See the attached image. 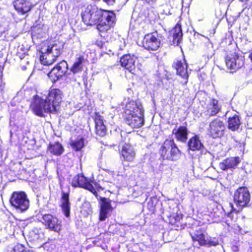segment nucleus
I'll return each instance as SVG.
<instances>
[{"label":"nucleus","instance_id":"nucleus-1","mask_svg":"<svg viewBox=\"0 0 252 252\" xmlns=\"http://www.w3.org/2000/svg\"><path fill=\"white\" fill-rule=\"evenodd\" d=\"M82 18L88 26L96 24L97 29L101 32H105L113 27L115 20V15L112 11H103L95 5H88L82 10Z\"/></svg>","mask_w":252,"mask_h":252},{"label":"nucleus","instance_id":"nucleus-2","mask_svg":"<svg viewBox=\"0 0 252 252\" xmlns=\"http://www.w3.org/2000/svg\"><path fill=\"white\" fill-rule=\"evenodd\" d=\"M63 93L58 89H51L41 97L34 96L31 107L37 116L42 117L44 113H55L62 101Z\"/></svg>","mask_w":252,"mask_h":252},{"label":"nucleus","instance_id":"nucleus-3","mask_svg":"<svg viewBox=\"0 0 252 252\" xmlns=\"http://www.w3.org/2000/svg\"><path fill=\"white\" fill-rule=\"evenodd\" d=\"M125 120L133 128H139L144 124V110L142 104L137 101L125 99Z\"/></svg>","mask_w":252,"mask_h":252},{"label":"nucleus","instance_id":"nucleus-4","mask_svg":"<svg viewBox=\"0 0 252 252\" xmlns=\"http://www.w3.org/2000/svg\"><path fill=\"white\" fill-rule=\"evenodd\" d=\"M163 159L177 160L180 155V151L172 139L166 140L159 151Z\"/></svg>","mask_w":252,"mask_h":252},{"label":"nucleus","instance_id":"nucleus-5","mask_svg":"<svg viewBox=\"0 0 252 252\" xmlns=\"http://www.w3.org/2000/svg\"><path fill=\"white\" fill-rule=\"evenodd\" d=\"M11 204L16 209L23 212L29 207V200L26 194L23 192H14L10 199Z\"/></svg>","mask_w":252,"mask_h":252},{"label":"nucleus","instance_id":"nucleus-6","mask_svg":"<svg viewBox=\"0 0 252 252\" xmlns=\"http://www.w3.org/2000/svg\"><path fill=\"white\" fill-rule=\"evenodd\" d=\"M71 185L74 187H81L87 189L92 192L95 196L97 195L96 190L100 187L96 183L93 185L83 175L75 176L71 181Z\"/></svg>","mask_w":252,"mask_h":252},{"label":"nucleus","instance_id":"nucleus-7","mask_svg":"<svg viewBox=\"0 0 252 252\" xmlns=\"http://www.w3.org/2000/svg\"><path fill=\"white\" fill-rule=\"evenodd\" d=\"M233 197L234 203L239 207V212L249 203L250 193L246 188L241 187L235 191Z\"/></svg>","mask_w":252,"mask_h":252},{"label":"nucleus","instance_id":"nucleus-8","mask_svg":"<svg viewBox=\"0 0 252 252\" xmlns=\"http://www.w3.org/2000/svg\"><path fill=\"white\" fill-rule=\"evenodd\" d=\"M120 63L122 67L132 73L140 69L141 65L137 58L133 55L128 54L124 55L120 59Z\"/></svg>","mask_w":252,"mask_h":252},{"label":"nucleus","instance_id":"nucleus-9","mask_svg":"<svg viewBox=\"0 0 252 252\" xmlns=\"http://www.w3.org/2000/svg\"><path fill=\"white\" fill-rule=\"evenodd\" d=\"M225 128L224 123L220 119L216 118L210 123L208 134L213 138L220 137L224 135Z\"/></svg>","mask_w":252,"mask_h":252},{"label":"nucleus","instance_id":"nucleus-10","mask_svg":"<svg viewBox=\"0 0 252 252\" xmlns=\"http://www.w3.org/2000/svg\"><path fill=\"white\" fill-rule=\"evenodd\" d=\"M68 64L65 61H62L53 67L48 74L50 80L55 83L63 77L67 71Z\"/></svg>","mask_w":252,"mask_h":252},{"label":"nucleus","instance_id":"nucleus-11","mask_svg":"<svg viewBox=\"0 0 252 252\" xmlns=\"http://www.w3.org/2000/svg\"><path fill=\"white\" fill-rule=\"evenodd\" d=\"M42 222L45 226L51 230L59 232L62 229L61 220L51 214L43 215Z\"/></svg>","mask_w":252,"mask_h":252},{"label":"nucleus","instance_id":"nucleus-12","mask_svg":"<svg viewBox=\"0 0 252 252\" xmlns=\"http://www.w3.org/2000/svg\"><path fill=\"white\" fill-rule=\"evenodd\" d=\"M225 64L228 68L235 70L243 65L244 60L242 57H239L236 53H233L227 55Z\"/></svg>","mask_w":252,"mask_h":252},{"label":"nucleus","instance_id":"nucleus-13","mask_svg":"<svg viewBox=\"0 0 252 252\" xmlns=\"http://www.w3.org/2000/svg\"><path fill=\"white\" fill-rule=\"evenodd\" d=\"M160 45V40L156 35L152 33L146 35L143 40V47L148 50L156 51Z\"/></svg>","mask_w":252,"mask_h":252},{"label":"nucleus","instance_id":"nucleus-14","mask_svg":"<svg viewBox=\"0 0 252 252\" xmlns=\"http://www.w3.org/2000/svg\"><path fill=\"white\" fill-rule=\"evenodd\" d=\"M121 159L122 161L132 162L135 157V152L130 145L125 143L120 150Z\"/></svg>","mask_w":252,"mask_h":252},{"label":"nucleus","instance_id":"nucleus-15","mask_svg":"<svg viewBox=\"0 0 252 252\" xmlns=\"http://www.w3.org/2000/svg\"><path fill=\"white\" fill-rule=\"evenodd\" d=\"M173 66L176 70L177 74L185 80V84H187L189 76V72L185 60L176 61L174 63Z\"/></svg>","mask_w":252,"mask_h":252},{"label":"nucleus","instance_id":"nucleus-16","mask_svg":"<svg viewBox=\"0 0 252 252\" xmlns=\"http://www.w3.org/2000/svg\"><path fill=\"white\" fill-rule=\"evenodd\" d=\"M240 161V158L238 157L228 158L219 163V167L223 171L234 169Z\"/></svg>","mask_w":252,"mask_h":252},{"label":"nucleus","instance_id":"nucleus-17","mask_svg":"<svg viewBox=\"0 0 252 252\" xmlns=\"http://www.w3.org/2000/svg\"><path fill=\"white\" fill-rule=\"evenodd\" d=\"M14 6L16 10L22 14L30 11L33 6L30 0H16L14 2Z\"/></svg>","mask_w":252,"mask_h":252},{"label":"nucleus","instance_id":"nucleus-18","mask_svg":"<svg viewBox=\"0 0 252 252\" xmlns=\"http://www.w3.org/2000/svg\"><path fill=\"white\" fill-rule=\"evenodd\" d=\"M191 236L194 245L199 246H206V238L205 237V231L202 229L197 230L194 233L191 234Z\"/></svg>","mask_w":252,"mask_h":252},{"label":"nucleus","instance_id":"nucleus-19","mask_svg":"<svg viewBox=\"0 0 252 252\" xmlns=\"http://www.w3.org/2000/svg\"><path fill=\"white\" fill-rule=\"evenodd\" d=\"M188 145L189 150L192 151H202L204 149V146L201 142L200 137L197 135H194L189 139Z\"/></svg>","mask_w":252,"mask_h":252},{"label":"nucleus","instance_id":"nucleus-20","mask_svg":"<svg viewBox=\"0 0 252 252\" xmlns=\"http://www.w3.org/2000/svg\"><path fill=\"white\" fill-rule=\"evenodd\" d=\"M44 48H42L40 51L41 55L40 56V61L42 64L44 65H49L53 64L56 59V56L51 54L49 52L45 51Z\"/></svg>","mask_w":252,"mask_h":252},{"label":"nucleus","instance_id":"nucleus-21","mask_svg":"<svg viewBox=\"0 0 252 252\" xmlns=\"http://www.w3.org/2000/svg\"><path fill=\"white\" fill-rule=\"evenodd\" d=\"M61 207L62 210L66 217L70 215V203L69 200V193L62 191L61 197Z\"/></svg>","mask_w":252,"mask_h":252},{"label":"nucleus","instance_id":"nucleus-22","mask_svg":"<svg viewBox=\"0 0 252 252\" xmlns=\"http://www.w3.org/2000/svg\"><path fill=\"white\" fill-rule=\"evenodd\" d=\"M172 132L180 141L185 142L188 139V130L186 126H181L177 129H174Z\"/></svg>","mask_w":252,"mask_h":252},{"label":"nucleus","instance_id":"nucleus-23","mask_svg":"<svg viewBox=\"0 0 252 252\" xmlns=\"http://www.w3.org/2000/svg\"><path fill=\"white\" fill-rule=\"evenodd\" d=\"M220 106L215 99L210 100L207 106V111L211 116L216 115L220 111Z\"/></svg>","mask_w":252,"mask_h":252},{"label":"nucleus","instance_id":"nucleus-24","mask_svg":"<svg viewBox=\"0 0 252 252\" xmlns=\"http://www.w3.org/2000/svg\"><path fill=\"white\" fill-rule=\"evenodd\" d=\"M95 133L100 136H104L106 134V128L102 119L98 116L95 119Z\"/></svg>","mask_w":252,"mask_h":252},{"label":"nucleus","instance_id":"nucleus-25","mask_svg":"<svg viewBox=\"0 0 252 252\" xmlns=\"http://www.w3.org/2000/svg\"><path fill=\"white\" fill-rule=\"evenodd\" d=\"M63 48V45L60 43H55L54 44L49 45L47 47H44V49L46 50L45 51L49 52L57 58L60 55Z\"/></svg>","mask_w":252,"mask_h":252},{"label":"nucleus","instance_id":"nucleus-26","mask_svg":"<svg viewBox=\"0 0 252 252\" xmlns=\"http://www.w3.org/2000/svg\"><path fill=\"white\" fill-rule=\"evenodd\" d=\"M241 125L240 117L237 115H234L232 117H229L228 120L229 129L235 131L239 128Z\"/></svg>","mask_w":252,"mask_h":252},{"label":"nucleus","instance_id":"nucleus-27","mask_svg":"<svg viewBox=\"0 0 252 252\" xmlns=\"http://www.w3.org/2000/svg\"><path fill=\"white\" fill-rule=\"evenodd\" d=\"M110 210V204L105 201H102L100 207L99 216V219L101 221L104 220L108 217L107 214Z\"/></svg>","mask_w":252,"mask_h":252},{"label":"nucleus","instance_id":"nucleus-28","mask_svg":"<svg viewBox=\"0 0 252 252\" xmlns=\"http://www.w3.org/2000/svg\"><path fill=\"white\" fill-rule=\"evenodd\" d=\"M85 59L83 56H80L77 58L70 69L71 72L74 74L81 72L83 69V65L85 62Z\"/></svg>","mask_w":252,"mask_h":252},{"label":"nucleus","instance_id":"nucleus-29","mask_svg":"<svg viewBox=\"0 0 252 252\" xmlns=\"http://www.w3.org/2000/svg\"><path fill=\"white\" fill-rule=\"evenodd\" d=\"M48 150L50 153L54 155L60 156L63 153V148L60 143L55 142L49 145Z\"/></svg>","mask_w":252,"mask_h":252},{"label":"nucleus","instance_id":"nucleus-30","mask_svg":"<svg viewBox=\"0 0 252 252\" xmlns=\"http://www.w3.org/2000/svg\"><path fill=\"white\" fill-rule=\"evenodd\" d=\"M174 44L178 45L182 39V32L180 25L177 24L172 31Z\"/></svg>","mask_w":252,"mask_h":252},{"label":"nucleus","instance_id":"nucleus-31","mask_svg":"<svg viewBox=\"0 0 252 252\" xmlns=\"http://www.w3.org/2000/svg\"><path fill=\"white\" fill-rule=\"evenodd\" d=\"M84 141L83 137L79 136L75 141L72 142L71 146L76 151H79L84 146Z\"/></svg>","mask_w":252,"mask_h":252},{"label":"nucleus","instance_id":"nucleus-32","mask_svg":"<svg viewBox=\"0 0 252 252\" xmlns=\"http://www.w3.org/2000/svg\"><path fill=\"white\" fill-rule=\"evenodd\" d=\"M10 252H32L28 248L21 244L13 246Z\"/></svg>","mask_w":252,"mask_h":252},{"label":"nucleus","instance_id":"nucleus-33","mask_svg":"<svg viewBox=\"0 0 252 252\" xmlns=\"http://www.w3.org/2000/svg\"><path fill=\"white\" fill-rule=\"evenodd\" d=\"M43 236L42 233H39V231L36 229H33L29 232V237L31 238L32 240L37 241L40 240Z\"/></svg>","mask_w":252,"mask_h":252},{"label":"nucleus","instance_id":"nucleus-34","mask_svg":"<svg viewBox=\"0 0 252 252\" xmlns=\"http://www.w3.org/2000/svg\"><path fill=\"white\" fill-rule=\"evenodd\" d=\"M206 246H216L218 245H219V241L218 240H217L216 238H210V239H208V238H207L206 239Z\"/></svg>","mask_w":252,"mask_h":252},{"label":"nucleus","instance_id":"nucleus-35","mask_svg":"<svg viewBox=\"0 0 252 252\" xmlns=\"http://www.w3.org/2000/svg\"><path fill=\"white\" fill-rule=\"evenodd\" d=\"M206 49H205L206 52L207 53H209V52L213 51V46L212 44L210 42L209 40L207 39V42L206 43Z\"/></svg>","mask_w":252,"mask_h":252},{"label":"nucleus","instance_id":"nucleus-36","mask_svg":"<svg viewBox=\"0 0 252 252\" xmlns=\"http://www.w3.org/2000/svg\"><path fill=\"white\" fill-rule=\"evenodd\" d=\"M2 72L0 71V86L1 87V90H2L4 84H2V80H1V77H2Z\"/></svg>","mask_w":252,"mask_h":252},{"label":"nucleus","instance_id":"nucleus-37","mask_svg":"<svg viewBox=\"0 0 252 252\" xmlns=\"http://www.w3.org/2000/svg\"><path fill=\"white\" fill-rule=\"evenodd\" d=\"M146 2L148 3H153L156 1V0H145Z\"/></svg>","mask_w":252,"mask_h":252},{"label":"nucleus","instance_id":"nucleus-38","mask_svg":"<svg viewBox=\"0 0 252 252\" xmlns=\"http://www.w3.org/2000/svg\"><path fill=\"white\" fill-rule=\"evenodd\" d=\"M230 206H231V211H234L236 210V209H235L233 206V205L231 204V203H230Z\"/></svg>","mask_w":252,"mask_h":252},{"label":"nucleus","instance_id":"nucleus-39","mask_svg":"<svg viewBox=\"0 0 252 252\" xmlns=\"http://www.w3.org/2000/svg\"><path fill=\"white\" fill-rule=\"evenodd\" d=\"M22 68H23V69H26L25 67L24 68V66H22Z\"/></svg>","mask_w":252,"mask_h":252}]
</instances>
